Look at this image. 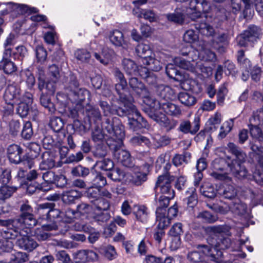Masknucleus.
<instances>
[{"label": "nucleus", "mask_w": 263, "mask_h": 263, "mask_svg": "<svg viewBox=\"0 0 263 263\" xmlns=\"http://www.w3.org/2000/svg\"><path fill=\"white\" fill-rule=\"evenodd\" d=\"M195 187L189 188L185 193V197L183 199L184 204L189 208H193L197 203V195Z\"/></svg>", "instance_id": "obj_34"}, {"label": "nucleus", "mask_w": 263, "mask_h": 263, "mask_svg": "<svg viewBox=\"0 0 263 263\" xmlns=\"http://www.w3.org/2000/svg\"><path fill=\"white\" fill-rule=\"evenodd\" d=\"M32 228H5L1 232V236L3 238L15 239L18 236L20 238L16 241V245L23 250L32 251L35 249L38 244L29 235L31 234Z\"/></svg>", "instance_id": "obj_2"}, {"label": "nucleus", "mask_w": 263, "mask_h": 263, "mask_svg": "<svg viewBox=\"0 0 263 263\" xmlns=\"http://www.w3.org/2000/svg\"><path fill=\"white\" fill-rule=\"evenodd\" d=\"M237 61L241 65V67L245 68V72L242 74V79L246 81L249 78V69L250 68V61L249 59L245 58L244 51L242 50L238 51Z\"/></svg>", "instance_id": "obj_31"}, {"label": "nucleus", "mask_w": 263, "mask_h": 263, "mask_svg": "<svg viewBox=\"0 0 263 263\" xmlns=\"http://www.w3.org/2000/svg\"><path fill=\"white\" fill-rule=\"evenodd\" d=\"M140 97L143 98V102L149 107L148 113L149 117L158 123L166 130H170L175 127L177 122L175 120L168 119L165 114L161 112V101L159 102L152 98L147 89L145 95H140Z\"/></svg>", "instance_id": "obj_3"}, {"label": "nucleus", "mask_w": 263, "mask_h": 263, "mask_svg": "<svg viewBox=\"0 0 263 263\" xmlns=\"http://www.w3.org/2000/svg\"><path fill=\"white\" fill-rule=\"evenodd\" d=\"M141 61L149 70L153 71H158L162 68V63L152 55L141 58Z\"/></svg>", "instance_id": "obj_33"}, {"label": "nucleus", "mask_w": 263, "mask_h": 263, "mask_svg": "<svg viewBox=\"0 0 263 263\" xmlns=\"http://www.w3.org/2000/svg\"><path fill=\"white\" fill-rule=\"evenodd\" d=\"M108 37L112 45L116 47L127 46V42L125 40L123 33L119 30H114L109 33Z\"/></svg>", "instance_id": "obj_28"}, {"label": "nucleus", "mask_w": 263, "mask_h": 263, "mask_svg": "<svg viewBox=\"0 0 263 263\" xmlns=\"http://www.w3.org/2000/svg\"><path fill=\"white\" fill-rule=\"evenodd\" d=\"M74 56L82 62H88L91 57L90 53L86 49H78L74 52Z\"/></svg>", "instance_id": "obj_59"}, {"label": "nucleus", "mask_w": 263, "mask_h": 263, "mask_svg": "<svg viewBox=\"0 0 263 263\" xmlns=\"http://www.w3.org/2000/svg\"><path fill=\"white\" fill-rule=\"evenodd\" d=\"M127 175L119 168H116L107 174L108 177L115 181H121Z\"/></svg>", "instance_id": "obj_55"}, {"label": "nucleus", "mask_w": 263, "mask_h": 263, "mask_svg": "<svg viewBox=\"0 0 263 263\" xmlns=\"http://www.w3.org/2000/svg\"><path fill=\"white\" fill-rule=\"evenodd\" d=\"M231 211L236 215L244 217L246 219L250 218L249 213L246 203L239 198H234L231 204Z\"/></svg>", "instance_id": "obj_21"}, {"label": "nucleus", "mask_w": 263, "mask_h": 263, "mask_svg": "<svg viewBox=\"0 0 263 263\" xmlns=\"http://www.w3.org/2000/svg\"><path fill=\"white\" fill-rule=\"evenodd\" d=\"M192 62L181 58H175L174 62L178 67L189 70L196 73L205 74L208 76L212 73V69L210 67L206 66L201 61H197L194 54L192 57Z\"/></svg>", "instance_id": "obj_9"}, {"label": "nucleus", "mask_w": 263, "mask_h": 263, "mask_svg": "<svg viewBox=\"0 0 263 263\" xmlns=\"http://www.w3.org/2000/svg\"><path fill=\"white\" fill-rule=\"evenodd\" d=\"M21 134L22 137L26 139H29L32 137L33 130L30 122L27 121L24 123Z\"/></svg>", "instance_id": "obj_64"}, {"label": "nucleus", "mask_w": 263, "mask_h": 263, "mask_svg": "<svg viewBox=\"0 0 263 263\" xmlns=\"http://www.w3.org/2000/svg\"><path fill=\"white\" fill-rule=\"evenodd\" d=\"M28 152L27 154L32 155L33 157H37L40 151V146L36 142L28 143L26 145Z\"/></svg>", "instance_id": "obj_60"}, {"label": "nucleus", "mask_w": 263, "mask_h": 263, "mask_svg": "<svg viewBox=\"0 0 263 263\" xmlns=\"http://www.w3.org/2000/svg\"><path fill=\"white\" fill-rule=\"evenodd\" d=\"M198 5V8L199 6H201L203 13L201 14L199 12L195 11L191 14L190 17L192 20L196 22L195 24V28L201 34L205 36H212L214 33V28L207 22H204L205 20H206L208 22L212 21L210 14L211 9L210 4L207 1H203Z\"/></svg>", "instance_id": "obj_4"}, {"label": "nucleus", "mask_w": 263, "mask_h": 263, "mask_svg": "<svg viewBox=\"0 0 263 263\" xmlns=\"http://www.w3.org/2000/svg\"><path fill=\"white\" fill-rule=\"evenodd\" d=\"M110 206L109 201L103 198L97 199L93 203L94 218L98 221H106L109 215L103 212L107 210Z\"/></svg>", "instance_id": "obj_14"}, {"label": "nucleus", "mask_w": 263, "mask_h": 263, "mask_svg": "<svg viewBox=\"0 0 263 263\" xmlns=\"http://www.w3.org/2000/svg\"><path fill=\"white\" fill-rule=\"evenodd\" d=\"M156 222L159 229H164L170 225L171 219L166 216V212L161 211L159 209L156 210Z\"/></svg>", "instance_id": "obj_35"}, {"label": "nucleus", "mask_w": 263, "mask_h": 263, "mask_svg": "<svg viewBox=\"0 0 263 263\" xmlns=\"http://www.w3.org/2000/svg\"><path fill=\"white\" fill-rule=\"evenodd\" d=\"M178 98L180 102L186 106H191L195 104L197 100L191 93L182 91L179 93Z\"/></svg>", "instance_id": "obj_40"}, {"label": "nucleus", "mask_w": 263, "mask_h": 263, "mask_svg": "<svg viewBox=\"0 0 263 263\" xmlns=\"http://www.w3.org/2000/svg\"><path fill=\"white\" fill-rule=\"evenodd\" d=\"M191 158V154L187 152L183 155L176 154L173 158V163L176 166L182 165L183 163H188Z\"/></svg>", "instance_id": "obj_52"}, {"label": "nucleus", "mask_w": 263, "mask_h": 263, "mask_svg": "<svg viewBox=\"0 0 263 263\" xmlns=\"http://www.w3.org/2000/svg\"><path fill=\"white\" fill-rule=\"evenodd\" d=\"M39 88L41 91L40 102L45 108H49V89L47 83L42 78H40Z\"/></svg>", "instance_id": "obj_26"}, {"label": "nucleus", "mask_w": 263, "mask_h": 263, "mask_svg": "<svg viewBox=\"0 0 263 263\" xmlns=\"http://www.w3.org/2000/svg\"><path fill=\"white\" fill-rule=\"evenodd\" d=\"M42 143L44 148L47 151L42 154V161L40 164V169L46 172L43 173L42 175V179L44 181L39 185L37 189L43 192H48L49 191V151H48L49 148V138L48 135H44Z\"/></svg>", "instance_id": "obj_8"}, {"label": "nucleus", "mask_w": 263, "mask_h": 263, "mask_svg": "<svg viewBox=\"0 0 263 263\" xmlns=\"http://www.w3.org/2000/svg\"><path fill=\"white\" fill-rule=\"evenodd\" d=\"M193 53L195 55L197 61H201L203 64V61L214 62L216 60L215 53L206 48H202L200 51L196 50L189 52L190 56H192Z\"/></svg>", "instance_id": "obj_20"}, {"label": "nucleus", "mask_w": 263, "mask_h": 263, "mask_svg": "<svg viewBox=\"0 0 263 263\" xmlns=\"http://www.w3.org/2000/svg\"><path fill=\"white\" fill-rule=\"evenodd\" d=\"M114 54L112 50L104 47L102 48L101 53L95 52L94 56L97 60L104 65H107L111 60Z\"/></svg>", "instance_id": "obj_32"}, {"label": "nucleus", "mask_w": 263, "mask_h": 263, "mask_svg": "<svg viewBox=\"0 0 263 263\" xmlns=\"http://www.w3.org/2000/svg\"><path fill=\"white\" fill-rule=\"evenodd\" d=\"M250 146L253 154L257 159L259 165L263 163V146L250 142Z\"/></svg>", "instance_id": "obj_51"}, {"label": "nucleus", "mask_w": 263, "mask_h": 263, "mask_svg": "<svg viewBox=\"0 0 263 263\" xmlns=\"http://www.w3.org/2000/svg\"><path fill=\"white\" fill-rule=\"evenodd\" d=\"M81 196V192L75 190H71L65 191L63 193L62 199L64 203L70 204L73 203V202L76 199L80 198Z\"/></svg>", "instance_id": "obj_41"}, {"label": "nucleus", "mask_w": 263, "mask_h": 263, "mask_svg": "<svg viewBox=\"0 0 263 263\" xmlns=\"http://www.w3.org/2000/svg\"><path fill=\"white\" fill-rule=\"evenodd\" d=\"M228 147L229 151L236 157V160H233L231 164L229 165L232 174L238 179L247 178L249 175L248 171L242 164L246 160V153L232 142L228 144Z\"/></svg>", "instance_id": "obj_6"}, {"label": "nucleus", "mask_w": 263, "mask_h": 263, "mask_svg": "<svg viewBox=\"0 0 263 263\" xmlns=\"http://www.w3.org/2000/svg\"><path fill=\"white\" fill-rule=\"evenodd\" d=\"M130 143L134 145H146L149 146L150 141L148 138L142 136L137 135L133 137L130 140Z\"/></svg>", "instance_id": "obj_57"}, {"label": "nucleus", "mask_w": 263, "mask_h": 263, "mask_svg": "<svg viewBox=\"0 0 263 263\" xmlns=\"http://www.w3.org/2000/svg\"><path fill=\"white\" fill-rule=\"evenodd\" d=\"M16 190V188L7 185L0 187V201H5L9 198Z\"/></svg>", "instance_id": "obj_54"}, {"label": "nucleus", "mask_w": 263, "mask_h": 263, "mask_svg": "<svg viewBox=\"0 0 263 263\" xmlns=\"http://www.w3.org/2000/svg\"><path fill=\"white\" fill-rule=\"evenodd\" d=\"M228 35L225 33H222L214 37L212 46L214 48L217 49L219 51H223V46L228 44Z\"/></svg>", "instance_id": "obj_39"}, {"label": "nucleus", "mask_w": 263, "mask_h": 263, "mask_svg": "<svg viewBox=\"0 0 263 263\" xmlns=\"http://www.w3.org/2000/svg\"><path fill=\"white\" fill-rule=\"evenodd\" d=\"M234 124V119H231L224 122L220 128V132L218 135L219 139H223L231 132Z\"/></svg>", "instance_id": "obj_48"}, {"label": "nucleus", "mask_w": 263, "mask_h": 263, "mask_svg": "<svg viewBox=\"0 0 263 263\" xmlns=\"http://www.w3.org/2000/svg\"><path fill=\"white\" fill-rule=\"evenodd\" d=\"M28 259V255L26 253L17 252L11 254L10 262V263H22L27 261Z\"/></svg>", "instance_id": "obj_56"}, {"label": "nucleus", "mask_w": 263, "mask_h": 263, "mask_svg": "<svg viewBox=\"0 0 263 263\" xmlns=\"http://www.w3.org/2000/svg\"><path fill=\"white\" fill-rule=\"evenodd\" d=\"M159 90L160 91V97L164 100V101L161 100V101L167 102L169 100L173 99L175 97L174 90L168 86H160Z\"/></svg>", "instance_id": "obj_45"}, {"label": "nucleus", "mask_w": 263, "mask_h": 263, "mask_svg": "<svg viewBox=\"0 0 263 263\" xmlns=\"http://www.w3.org/2000/svg\"><path fill=\"white\" fill-rule=\"evenodd\" d=\"M133 98L129 97L125 101L121 102L124 107L128 119V125L130 129L137 131L142 128H147L148 124L141 116L136 106L133 104Z\"/></svg>", "instance_id": "obj_7"}, {"label": "nucleus", "mask_w": 263, "mask_h": 263, "mask_svg": "<svg viewBox=\"0 0 263 263\" xmlns=\"http://www.w3.org/2000/svg\"><path fill=\"white\" fill-rule=\"evenodd\" d=\"M122 65L124 70L129 75H137V66L135 63L129 59H124L122 61Z\"/></svg>", "instance_id": "obj_44"}, {"label": "nucleus", "mask_w": 263, "mask_h": 263, "mask_svg": "<svg viewBox=\"0 0 263 263\" xmlns=\"http://www.w3.org/2000/svg\"><path fill=\"white\" fill-rule=\"evenodd\" d=\"M21 212L18 218L13 219L12 226L14 228H33L37 221L33 214V210L27 203H23L21 208Z\"/></svg>", "instance_id": "obj_10"}, {"label": "nucleus", "mask_w": 263, "mask_h": 263, "mask_svg": "<svg viewBox=\"0 0 263 263\" xmlns=\"http://www.w3.org/2000/svg\"><path fill=\"white\" fill-rule=\"evenodd\" d=\"M93 211V207L85 203L78 205L76 211L78 218L81 215L86 216L90 215L94 217Z\"/></svg>", "instance_id": "obj_46"}, {"label": "nucleus", "mask_w": 263, "mask_h": 263, "mask_svg": "<svg viewBox=\"0 0 263 263\" xmlns=\"http://www.w3.org/2000/svg\"><path fill=\"white\" fill-rule=\"evenodd\" d=\"M77 218H78V216L76 211L71 209H67L64 212H62L61 221L65 223H71Z\"/></svg>", "instance_id": "obj_53"}, {"label": "nucleus", "mask_w": 263, "mask_h": 263, "mask_svg": "<svg viewBox=\"0 0 263 263\" xmlns=\"http://www.w3.org/2000/svg\"><path fill=\"white\" fill-rule=\"evenodd\" d=\"M134 213L138 220L142 222H145L147 221L148 212L147 209L145 206L136 205L134 209Z\"/></svg>", "instance_id": "obj_43"}, {"label": "nucleus", "mask_w": 263, "mask_h": 263, "mask_svg": "<svg viewBox=\"0 0 263 263\" xmlns=\"http://www.w3.org/2000/svg\"><path fill=\"white\" fill-rule=\"evenodd\" d=\"M129 84L130 87L139 96L140 95H145L146 93V88L144 84L139 82L137 78L132 77L129 80Z\"/></svg>", "instance_id": "obj_38"}, {"label": "nucleus", "mask_w": 263, "mask_h": 263, "mask_svg": "<svg viewBox=\"0 0 263 263\" xmlns=\"http://www.w3.org/2000/svg\"><path fill=\"white\" fill-rule=\"evenodd\" d=\"M50 45H53L56 50V55L54 59L56 61L59 60L63 56V52L60 48L61 44L58 40V36L54 31V27L50 25Z\"/></svg>", "instance_id": "obj_30"}, {"label": "nucleus", "mask_w": 263, "mask_h": 263, "mask_svg": "<svg viewBox=\"0 0 263 263\" xmlns=\"http://www.w3.org/2000/svg\"><path fill=\"white\" fill-rule=\"evenodd\" d=\"M222 116L221 114L216 112L213 116L208 120V123L211 125V130H216L217 127L221 122Z\"/></svg>", "instance_id": "obj_62"}, {"label": "nucleus", "mask_w": 263, "mask_h": 263, "mask_svg": "<svg viewBox=\"0 0 263 263\" xmlns=\"http://www.w3.org/2000/svg\"><path fill=\"white\" fill-rule=\"evenodd\" d=\"M200 192L204 196L212 198L216 196L217 193H218V191L215 189L213 185L205 183L200 188Z\"/></svg>", "instance_id": "obj_50"}, {"label": "nucleus", "mask_w": 263, "mask_h": 263, "mask_svg": "<svg viewBox=\"0 0 263 263\" xmlns=\"http://www.w3.org/2000/svg\"><path fill=\"white\" fill-rule=\"evenodd\" d=\"M250 122L251 136L253 139H256L259 142H262L263 134L258 126L263 125V111H257L254 112L250 119Z\"/></svg>", "instance_id": "obj_11"}, {"label": "nucleus", "mask_w": 263, "mask_h": 263, "mask_svg": "<svg viewBox=\"0 0 263 263\" xmlns=\"http://www.w3.org/2000/svg\"><path fill=\"white\" fill-rule=\"evenodd\" d=\"M210 247L203 245L202 248L203 253L209 255L214 263H224L222 252L221 250L228 248L231 245V240L229 237L219 238L218 239L209 238L208 239Z\"/></svg>", "instance_id": "obj_5"}, {"label": "nucleus", "mask_w": 263, "mask_h": 263, "mask_svg": "<svg viewBox=\"0 0 263 263\" xmlns=\"http://www.w3.org/2000/svg\"><path fill=\"white\" fill-rule=\"evenodd\" d=\"M171 179L167 175L160 176L158 178L156 187L160 188L162 195L171 196L173 195L174 197L175 193L174 190L171 188Z\"/></svg>", "instance_id": "obj_19"}, {"label": "nucleus", "mask_w": 263, "mask_h": 263, "mask_svg": "<svg viewBox=\"0 0 263 263\" xmlns=\"http://www.w3.org/2000/svg\"><path fill=\"white\" fill-rule=\"evenodd\" d=\"M167 20L175 24L182 25L186 21V15L183 10L176 9L173 13L165 14Z\"/></svg>", "instance_id": "obj_27"}, {"label": "nucleus", "mask_w": 263, "mask_h": 263, "mask_svg": "<svg viewBox=\"0 0 263 263\" xmlns=\"http://www.w3.org/2000/svg\"><path fill=\"white\" fill-rule=\"evenodd\" d=\"M124 139H122V141ZM115 143L111 145L114 146V156L115 159L119 162L122 163L124 166L130 167L132 164V158L129 152L122 148L123 142L120 145L118 142V140L114 141Z\"/></svg>", "instance_id": "obj_13"}, {"label": "nucleus", "mask_w": 263, "mask_h": 263, "mask_svg": "<svg viewBox=\"0 0 263 263\" xmlns=\"http://www.w3.org/2000/svg\"><path fill=\"white\" fill-rule=\"evenodd\" d=\"M36 57L37 62L40 63H44L47 60V51L42 46H38L35 50Z\"/></svg>", "instance_id": "obj_61"}, {"label": "nucleus", "mask_w": 263, "mask_h": 263, "mask_svg": "<svg viewBox=\"0 0 263 263\" xmlns=\"http://www.w3.org/2000/svg\"><path fill=\"white\" fill-rule=\"evenodd\" d=\"M260 31L255 26H250L248 30L245 31L237 37L238 44L240 46H246L249 43H254L259 38Z\"/></svg>", "instance_id": "obj_12"}, {"label": "nucleus", "mask_w": 263, "mask_h": 263, "mask_svg": "<svg viewBox=\"0 0 263 263\" xmlns=\"http://www.w3.org/2000/svg\"><path fill=\"white\" fill-rule=\"evenodd\" d=\"M76 263H84L86 261H95L98 259V254L90 250H80L72 254Z\"/></svg>", "instance_id": "obj_15"}, {"label": "nucleus", "mask_w": 263, "mask_h": 263, "mask_svg": "<svg viewBox=\"0 0 263 263\" xmlns=\"http://www.w3.org/2000/svg\"><path fill=\"white\" fill-rule=\"evenodd\" d=\"M115 76L119 81L118 83L116 85V89L119 96L120 101L123 102L129 99V97H132L128 94L126 89L127 83L123 73L117 70Z\"/></svg>", "instance_id": "obj_17"}, {"label": "nucleus", "mask_w": 263, "mask_h": 263, "mask_svg": "<svg viewBox=\"0 0 263 263\" xmlns=\"http://www.w3.org/2000/svg\"><path fill=\"white\" fill-rule=\"evenodd\" d=\"M143 170L145 171H136L135 172L132 179L133 182L136 185H141L142 183L145 182L147 179V172L148 170V166L145 164L143 167Z\"/></svg>", "instance_id": "obj_42"}, {"label": "nucleus", "mask_w": 263, "mask_h": 263, "mask_svg": "<svg viewBox=\"0 0 263 263\" xmlns=\"http://www.w3.org/2000/svg\"><path fill=\"white\" fill-rule=\"evenodd\" d=\"M199 118L196 117L194 122L191 124L189 121L185 120L181 122L179 125V129L184 134L190 133L195 134L199 129Z\"/></svg>", "instance_id": "obj_23"}, {"label": "nucleus", "mask_w": 263, "mask_h": 263, "mask_svg": "<svg viewBox=\"0 0 263 263\" xmlns=\"http://www.w3.org/2000/svg\"><path fill=\"white\" fill-rule=\"evenodd\" d=\"M173 198V195L171 196L160 195L158 199L156 200V205L157 209L161 210V211L166 212L165 208H166L170 202V200Z\"/></svg>", "instance_id": "obj_49"}, {"label": "nucleus", "mask_w": 263, "mask_h": 263, "mask_svg": "<svg viewBox=\"0 0 263 263\" xmlns=\"http://www.w3.org/2000/svg\"><path fill=\"white\" fill-rule=\"evenodd\" d=\"M161 109L164 110L166 114L176 117L181 114V110L177 105L168 101H161Z\"/></svg>", "instance_id": "obj_36"}, {"label": "nucleus", "mask_w": 263, "mask_h": 263, "mask_svg": "<svg viewBox=\"0 0 263 263\" xmlns=\"http://www.w3.org/2000/svg\"><path fill=\"white\" fill-rule=\"evenodd\" d=\"M12 56L11 49H5L3 59L0 61V70H2L6 74H12L17 70V67L13 62L9 59Z\"/></svg>", "instance_id": "obj_16"}, {"label": "nucleus", "mask_w": 263, "mask_h": 263, "mask_svg": "<svg viewBox=\"0 0 263 263\" xmlns=\"http://www.w3.org/2000/svg\"><path fill=\"white\" fill-rule=\"evenodd\" d=\"M236 190L232 185H227L223 186V189L218 190V194L224 198L232 199L236 196Z\"/></svg>", "instance_id": "obj_47"}, {"label": "nucleus", "mask_w": 263, "mask_h": 263, "mask_svg": "<svg viewBox=\"0 0 263 263\" xmlns=\"http://www.w3.org/2000/svg\"><path fill=\"white\" fill-rule=\"evenodd\" d=\"M210 208L215 212L221 214H227L231 210V205H229V204L223 203L221 201L219 203L214 204L212 206H210Z\"/></svg>", "instance_id": "obj_58"}, {"label": "nucleus", "mask_w": 263, "mask_h": 263, "mask_svg": "<svg viewBox=\"0 0 263 263\" xmlns=\"http://www.w3.org/2000/svg\"><path fill=\"white\" fill-rule=\"evenodd\" d=\"M202 246L203 245L198 246V251H193L188 253L187 259L193 263L202 262L203 260L206 258H209L210 261H212L211 260L210 256L203 253V250H205V249L202 248Z\"/></svg>", "instance_id": "obj_29"}, {"label": "nucleus", "mask_w": 263, "mask_h": 263, "mask_svg": "<svg viewBox=\"0 0 263 263\" xmlns=\"http://www.w3.org/2000/svg\"><path fill=\"white\" fill-rule=\"evenodd\" d=\"M231 227L228 225L213 226L208 228V231L216 236L217 235L230 236Z\"/></svg>", "instance_id": "obj_37"}, {"label": "nucleus", "mask_w": 263, "mask_h": 263, "mask_svg": "<svg viewBox=\"0 0 263 263\" xmlns=\"http://www.w3.org/2000/svg\"><path fill=\"white\" fill-rule=\"evenodd\" d=\"M124 128L117 118H114L111 121L107 119L103 123V129H96L92 132V138L95 142H102L103 140H107V143L111 145L109 141L118 140L119 144H122L124 138Z\"/></svg>", "instance_id": "obj_1"}, {"label": "nucleus", "mask_w": 263, "mask_h": 263, "mask_svg": "<svg viewBox=\"0 0 263 263\" xmlns=\"http://www.w3.org/2000/svg\"><path fill=\"white\" fill-rule=\"evenodd\" d=\"M6 102H11L16 104L20 101L22 98L21 90L17 85H9L4 96Z\"/></svg>", "instance_id": "obj_18"}, {"label": "nucleus", "mask_w": 263, "mask_h": 263, "mask_svg": "<svg viewBox=\"0 0 263 263\" xmlns=\"http://www.w3.org/2000/svg\"><path fill=\"white\" fill-rule=\"evenodd\" d=\"M197 217L208 223H212L217 220V216L212 215L211 213L208 211L200 212L198 214Z\"/></svg>", "instance_id": "obj_63"}, {"label": "nucleus", "mask_w": 263, "mask_h": 263, "mask_svg": "<svg viewBox=\"0 0 263 263\" xmlns=\"http://www.w3.org/2000/svg\"><path fill=\"white\" fill-rule=\"evenodd\" d=\"M23 153L21 147L16 144L10 145L7 149L8 156L11 163L18 164L21 161V155Z\"/></svg>", "instance_id": "obj_25"}, {"label": "nucleus", "mask_w": 263, "mask_h": 263, "mask_svg": "<svg viewBox=\"0 0 263 263\" xmlns=\"http://www.w3.org/2000/svg\"><path fill=\"white\" fill-rule=\"evenodd\" d=\"M121 105L118 108H112L108 105L105 101H101L100 102V106L103 110L104 114L106 116H110V115L117 114L119 116H124L127 112L124 109L123 103L119 100Z\"/></svg>", "instance_id": "obj_24"}, {"label": "nucleus", "mask_w": 263, "mask_h": 263, "mask_svg": "<svg viewBox=\"0 0 263 263\" xmlns=\"http://www.w3.org/2000/svg\"><path fill=\"white\" fill-rule=\"evenodd\" d=\"M2 5H6L8 6V8L2 11V14L5 15L10 11H16L18 13H24L29 11L31 12H36V9L35 8H29L28 6L23 4H18L17 3H13L9 2L7 3L1 4Z\"/></svg>", "instance_id": "obj_22"}]
</instances>
